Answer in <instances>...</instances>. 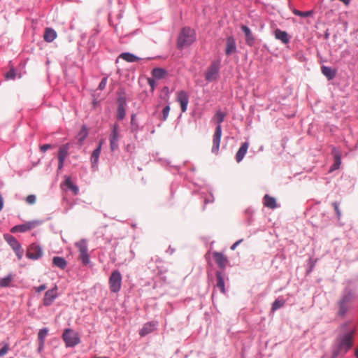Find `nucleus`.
Here are the masks:
<instances>
[{"label":"nucleus","instance_id":"obj_1","mask_svg":"<svg viewBox=\"0 0 358 358\" xmlns=\"http://www.w3.org/2000/svg\"><path fill=\"white\" fill-rule=\"evenodd\" d=\"M349 323H345L341 327L342 334L336 340L332 352V358L343 356L352 346L353 338L355 333L354 327H349Z\"/></svg>","mask_w":358,"mask_h":358},{"label":"nucleus","instance_id":"obj_2","mask_svg":"<svg viewBox=\"0 0 358 358\" xmlns=\"http://www.w3.org/2000/svg\"><path fill=\"white\" fill-rule=\"evenodd\" d=\"M357 299V295L356 290L350 286L346 287L343 289L336 303L337 316L341 318H343L348 312L351 310L352 305Z\"/></svg>","mask_w":358,"mask_h":358},{"label":"nucleus","instance_id":"obj_3","mask_svg":"<svg viewBox=\"0 0 358 358\" xmlns=\"http://www.w3.org/2000/svg\"><path fill=\"white\" fill-rule=\"evenodd\" d=\"M195 31L189 27L183 28L178 38V47L183 48L190 45L195 41Z\"/></svg>","mask_w":358,"mask_h":358},{"label":"nucleus","instance_id":"obj_4","mask_svg":"<svg viewBox=\"0 0 358 358\" xmlns=\"http://www.w3.org/2000/svg\"><path fill=\"white\" fill-rule=\"evenodd\" d=\"M110 289L113 293L118 292L122 286V275L117 270H115L111 273L108 280Z\"/></svg>","mask_w":358,"mask_h":358},{"label":"nucleus","instance_id":"obj_5","mask_svg":"<svg viewBox=\"0 0 358 358\" xmlns=\"http://www.w3.org/2000/svg\"><path fill=\"white\" fill-rule=\"evenodd\" d=\"M62 337L66 347H74L80 341L78 334L70 329L64 330Z\"/></svg>","mask_w":358,"mask_h":358},{"label":"nucleus","instance_id":"obj_6","mask_svg":"<svg viewBox=\"0 0 358 358\" xmlns=\"http://www.w3.org/2000/svg\"><path fill=\"white\" fill-rule=\"evenodd\" d=\"M76 246L79 251V259L82 261L84 265L90 263V257L88 255L87 243L86 240L82 239L76 243Z\"/></svg>","mask_w":358,"mask_h":358},{"label":"nucleus","instance_id":"obj_7","mask_svg":"<svg viewBox=\"0 0 358 358\" xmlns=\"http://www.w3.org/2000/svg\"><path fill=\"white\" fill-rule=\"evenodd\" d=\"M3 236L5 240L15 252L18 259L20 260L22 258L24 254V250H22L20 243L14 236L10 234H5Z\"/></svg>","mask_w":358,"mask_h":358},{"label":"nucleus","instance_id":"obj_8","mask_svg":"<svg viewBox=\"0 0 358 358\" xmlns=\"http://www.w3.org/2000/svg\"><path fill=\"white\" fill-rule=\"evenodd\" d=\"M220 64L218 62L212 63L207 69L205 78L208 82H213L217 80L219 75Z\"/></svg>","mask_w":358,"mask_h":358},{"label":"nucleus","instance_id":"obj_9","mask_svg":"<svg viewBox=\"0 0 358 358\" xmlns=\"http://www.w3.org/2000/svg\"><path fill=\"white\" fill-rule=\"evenodd\" d=\"M43 255L42 248L36 244H31L27 249V257L31 259H38Z\"/></svg>","mask_w":358,"mask_h":358},{"label":"nucleus","instance_id":"obj_10","mask_svg":"<svg viewBox=\"0 0 358 358\" xmlns=\"http://www.w3.org/2000/svg\"><path fill=\"white\" fill-rule=\"evenodd\" d=\"M57 286L55 285L52 289L48 290L44 295L43 303L45 306H50L55 299L57 297Z\"/></svg>","mask_w":358,"mask_h":358},{"label":"nucleus","instance_id":"obj_11","mask_svg":"<svg viewBox=\"0 0 358 358\" xmlns=\"http://www.w3.org/2000/svg\"><path fill=\"white\" fill-rule=\"evenodd\" d=\"M38 222H37V221L27 222L22 224L14 226L10 229V231L12 233L26 232L27 231L31 230L32 229L35 228L38 225Z\"/></svg>","mask_w":358,"mask_h":358},{"label":"nucleus","instance_id":"obj_12","mask_svg":"<svg viewBox=\"0 0 358 358\" xmlns=\"http://www.w3.org/2000/svg\"><path fill=\"white\" fill-rule=\"evenodd\" d=\"M222 136V127H216L213 136L212 152L217 155L219 152V148Z\"/></svg>","mask_w":358,"mask_h":358},{"label":"nucleus","instance_id":"obj_13","mask_svg":"<svg viewBox=\"0 0 358 358\" xmlns=\"http://www.w3.org/2000/svg\"><path fill=\"white\" fill-rule=\"evenodd\" d=\"M119 138V126L118 124H115L110 137V146L112 151L116 150L118 148Z\"/></svg>","mask_w":358,"mask_h":358},{"label":"nucleus","instance_id":"obj_14","mask_svg":"<svg viewBox=\"0 0 358 358\" xmlns=\"http://www.w3.org/2000/svg\"><path fill=\"white\" fill-rule=\"evenodd\" d=\"M176 100L180 103L182 112H185L189 103V96L187 92L182 90L178 92Z\"/></svg>","mask_w":358,"mask_h":358},{"label":"nucleus","instance_id":"obj_15","mask_svg":"<svg viewBox=\"0 0 358 358\" xmlns=\"http://www.w3.org/2000/svg\"><path fill=\"white\" fill-rule=\"evenodd\" d=\"M213 258L218 265V266L221 268H224L228 263V259L226 256H224L222 253L218 252H214L213 253Z\"/></svg>","mask_w":358,"mask_h":358},{"label":"nucleus","instance_id":"obj_16","mask_svg":"<svg viewBox=\"0 0 358 358\" xmlns=\"http://www.w3.org/2000/svg\"><path fill=\"white\" fill-rule=\"evenodd\" d=\"M157 326V322H149L145 323L143 328L139 331V335L141 336H145L148 334L153 332Z\"/></svg>","mask_w":358,"mask_h":358},{"label":"nucleus","instance_id":"obj_17","mask_svg":"<svg viewBox=\"0 0 358 358\" xmlns=\"http://www.w3.org/2000/svg\"><path fill=\"white\" fill-rule=\"evenodd\" d=\"M241 28L245 34L246 43L249 46H252L254 44L255 38L252 34L251 30L250 29V28L248 27H247L245 25H242Z\"/></svg>","mask_w":358,"mask_h":358},{"label":"nucleus","instance_id":"obj_18","mask_svg":"<svg viewBox=\"0 0 358 358\" xmlns=\"http://www.w3.org/2000/svg\"><path fill=\"white\" fill-rule=\"evenodd\" d=\"M249 147V143L248 142L243 143L240 148L238 149L236 155V160L238 163L241 162L245 154L247 153L248 149Z\"/></svg>","mask_w":358,"mask_h":358},{"label":"nucleus","instance_id":"obj_19","mask_svg":"<svg viewBox=\"0 0 358 358\" xmlns=\"http://www.w3.org/2000/svg\"><path fill=\"white\" fill-rule=\"evenodd\" d=\"M151 74L155 79L159 80L166 78L168 72L162 68H155L152 70Z\"/></svg>","mask_w":358,"mask_h":358},{"label":"nucleus","instance_id":"obj_20","mask_svg":"<svg viewBox=\"0 0 358 358\" xmlns=\"http://www.w3.org/2000/svg\"><path fill=\"white\" fill-rule=\"evenodd\" d=\"M332 153L334 156V163L331 166L330 171H333L338 169L341 164V157L339 151L337 150L336 148H333Z\"/></svg>","mask_w":358,"mask_h":358},{"label":"nucleus","instance_id":"obj_21","mask_svg":"<svg viewBox=\"0 0 358 358\" xmlns=\"http://www.w3.org/2000/svg\"><path fill=\"white\" fill-rule=\"evenodd\" d=\"M236 50V42L232 36H229L227 39V45L225 53L227 55H230Z\"/></svg>","mask_w":358,"mask_h":358},{"label":"nucleus","instance_id":"obj_22","mask_svg":"<svg viewBox=\"0 0 358 358\" xmlns=\"http://www.w3.org/2000/svg\"><path fill=\"white\" fill-rule=\"evenodd\" d=\"M103 143V140H101L99 141V145H98L97 148L95 149L93 151V152L92 153L91 162H92V164L93 166L96 165V164L98 162L99 157V155H100V153H101V145H102Z\"/></svg>","mask_w":358,"mask_h":358},{"label":"nucleus","instance_id":"obj_23","mask_svg":"<svg viewBox=\"0 0 358 358\" xmlns=\"http://www.w3.org/2000/svg\"><path fill=\"white\" fill-rule=\"evenodd\" d=\"M57 37L56 31L52 28H45L43 38L46 42H52Z\"/></svg>","mask_w":358,"mask_h":358},{"label":"nucleus","instance_id":"obj_24","mask_svg":"<svg viewBox=\"0 0 358 358\" xmlns=\"http://www.w3.org/2000/svg\"><path fill=\"white\" fill-rule=\"evenodd\" d=\"M275 37L278 40H280L284 44H287L289 41L287 33L279 29H277L275 31Z\"/></svg>","mask_w":358,"mask_h":358},{"label":"nucleus","instance_id":"obj_25","mask_svg":"<svg viewBox=\"0 0 358 358\" xmlns=\"http://www.w3.org/2000/svg\"><path fill=\"white\" fill-rule=\"evenodd\" d=\"M322 73L328 80H332L336 75V71L329 66H322L321 67Z\"/></svg>","mask_w":358,"mask_h":358},{"label":"nucleus","instance_id":"obj_26","mask_svg":"<svg viewBox=\"0 0 358 358\" xmlns=\"http://www.w3.org/2000/svg\"><path fill=\"white\" fill-rule=\"evenodd\" d=\"M264 205L271 209H274L277 207L276 200L275 198L266 194L264 197Z\"/></svg>","mask_w":358,"mask_h":358},{"label":"nucleus","instance_id":"obj_27","mask_svg":"<svg viewBox=\"0 0 358 358\" xmlns=\"http://www.w3.org/2000/svg\"><path fill=\"white\" fill-rule=\"evenodd\" d=\"M217 284L216 286L220 289L222 293H225V286L223 274L220 271L216 272Z\"/></svg>","mask_w":358,"mask_h":358},{"label":"nucleus","instance_id":"obj_28","mask_svg":"<svg viewBox=\"0 0 358 358\" xmlns=\"http://www.w3.org/2000/svg\"><path fill=\"white\" fill-rule=\"evenodd\" d=\"M119 57L122 58L127 62H135L141 59L137 56L129 52H123L120 55Z\"/></svg>","mask_w":358,"mask_h":358},{"label":"nucleus","instance_id":"obj_29","mask_svg":"<svg viewBox=\"0 0 358 358\" xmlns=\"http://www.w3.org/2000/svg\"><path fill=\"white\" fill-rule=\"evenodd\" d=\"M226 117V113L218 110L216 112L215 115H214L213 120L215 122V123L217 124V127H221V123L224 121V117Z\"/></svg>","mask_w":358,"mask_h":358},{"label":"nucleus","instance_id":"obj_30","mask_svg":"<svg viewBox=\"0 0 358 358\" xmlns=\"http://www.w3.org/2000/svg\"><path fill=\"white\" fill-rule=\"evenodd\" d=\"M69 144H65L62 145L59 148V152H58V159L59 161L65 160L66 157L68 155L69 153Z\"/></svg>","mask_w":358,"mask_h":358},{"label":"nucleus","instance_id":"obj_31","mask_svg":"<svg viewBox=\"0 0 358 358\" xmlns=\"http://www.w3.org/2000/svg\"><path fill=\"white\" fill-rule=\"evenodd\" d=\"M52 263L55 266L62 269L65 268L67 264L64 258L61 257H55L52 259Z\"/></svg>","mask_w":358,"mask_h":358},{"label":"nucleus","instance_id":"obj_32","mask_svg":"<svg viewBox=\"0 0 358 358\" xmlns=\"http://www.w3.org/2000/svg\"><path fill=\"white\" fill-rule=\"evenodd\" d=\"M65 185L69 189H71L75 195L78 194V187L73 183L71 178H66L65 180Z\"/></svg>","mask_w":358,"mask_h":358},{"label":"nucleus","instance_id":"obj_33","mask_svg":"<svg viewBox=\"0 0 358 358\" xmlns=\"http://www.w3.org/2000/svg\"><path fill=\"white\" fill-rule=\"evenodd\" d=\"M87 136V131L85 127H83L82 129L79 132V134L77 136V139L80 144L81 145L83 141L85 139V138Z\"/></svg>","mask_w":358,"mask_h":358},{"label":"nucleus","instance_id":"obj_34","mask_svg":"<svg viewBox=\"0 0 358 358\" xmlns=\"http://www.w3.org/2000/svg\"><path fill=\"white\" fill-rule=\"evenodd\" d=\"M12 281V277L10 275L6 276V278L0 279V287H6L10 285Z\"/></svg>","mask_w":358,"mask_h":358},{"label":"nucleus","instance_id":"obj_35","mask_svg":"<svg viewBox=\"0 0 358 358\" xmlns=\"http://www.w3.org/2000/svg\"><path fill=\"white\" fill-rule=\"evenodd\" d=\"M48 329L47 328L41 329L38 334V341L45 342V339L48 335Z\"/></svg>","mask_w":358,"mask_h":358},{"label":"nucleus","instance_id":"obj_36","mask_svg":"<svg viewBox=\"0 0 358 358\" xmlns=\"http://www.w3.org/2000/svg\"><path fill=\"white\" fill-rule=\"evenodd\" d=\"M285 304V301L282 299H276L272 305V311H275L278 308L282 307Z\"/></svg>","mask_w":358,"mask_h":358},{"label":"nucleus","instance_id":"obj_37","mask_svg":"<svg viewBox=\"0 0 358 358\" xmlns=\"http://www.w3.org/2000/svg\"><path fill=\"white\" fill-rule=\"evenodd\" d=\"M125 110L123 106H120L117 109V117L118 120H122L125 117Z\"/></svg>","mask_w":358,"mask_h":358},{"label":"nucleus","instance_id":"obj_38","mask_svg":"<svg viewBox=\"0 0 358 358\" xmlns=\"http://www.w3.org/2000/svg\"><path fill=\"white\" fill-rule=\"evenodd\" d=\"M294 13L296 15H298V16H301V17H308L310 15L311 13V11H308V12H302V11H300V10H294Z\"/></svg>","mask_w":358,"mask_h":358},{"label":"nucleus","instance_id":"obj_39","mask_svg":"<svg viewBox=\"0 0 358 358\" xmlns=\"http://www.w3.org/2000/svg\"><path fill=\"white\" fill-rule=\"evenodd\" d=\"M9 350V345L8 343H5L3 347L0 350V357L6 355Z\"/></svg>","mask_w":358,"mask_h":358},{"label":"nucleus","instance_id":"obj_40","mask_svg":"<svg viewBox=\"0 0 358 358\" xmlns=\"http://www.w3.org/2000/svg\"><path fill=\"white\" fill-rule=\"evenodd\" d=\"M15 78V71L13 69H11L9 71L6 73V79H14Z\"/></svg>","mask_w":358,"mask_h":358},{"label":"nucleus","instance_id":"obj_41","mask_svg":"<svg viewBox=\"0 0 358 358\" xmlns=\"http://www.w3.org/2000/svg\"><path fill=\"white\" fill-rule=\"evenodd\" d=\"M26 202L29 204H34L36 202V196L34 194H30L27 196Z\"/></svg>","mask_w":358,"mask_h":358},{"label":"nucleus","instance_id":"obj_42","mask_svg":"<svg viewBox=\"0 0 358 358\" xmlns=\"http://www.w3.org/2000/svg\"><path fill=\"white\" fill-rule=\"evenodd\" d=\"M170 107L169 106H166L164 108L162 113H163V120H166L169 115Z\"/></svg>","mask_w":358,"mask_h":358},{"label":"nucleus","instance_id":"obj_43","mask_svg":"<svg viewBox=\"0 0 358 358\" xmlns=\"http://www.w3.org/2000/svg\"><path fill=\"white\" fill-rule=\"evenodd\" d=\"M106 83H107V78H103L101 81L100 82L99 85V89L100 90H103L106 86Z\"/></svg>","mask_w":358,"mask_h":358},{"label":"nucleus","instance_id":"obj_44","mask_svg":"<svg viewBox=\"0 0 358 358\" xmlns=\"http://www.w3.org/2000/svg\"><path fill=\"white\" fill-rule=\"evenodd\" d=\"M333 206L336 213L337 217L339 218L341 217V210L339 209L338 203L337 202L333 203Z\"/></svg>","mask_w":358,"mask_h":358},{"label":"nucleus","instance_id":"obj_45","mask_svg":"<svg viewBox=\"0 0 358 358\" xmlns=\"http://www.w3.org/2000/svg\"><path fill=\"white\" fill-rule=\"evenodd\" d=\"M148 83L150 86L152 91H153L155 87V85H156V83H155V80L153 78H148Z\"/></svg>","mask_w":358,"mask_h":358},{"label":"nucleus","instance_id":"obj_46","mask_svg":"<svg viewBox=\"0 0 358 358\" xmlns=\"http://www.w3.org/2000/svg\"><path fill=\"white\" fill-rule=\"evenodd\" d=\"M51 148V145L50 144H44L40 147V149L42 152H46L49 148Z\"/></svg>","mask_w":358,"mask_h":358},{"label":"nucleus","instance_id":"obj_47","mask_svg":"<svg viewBox=\"0 0 358 358\" xmlns=\"http://www.w3.org/2000/svg\"><path fill=\"white\" fill-rule=\"evenodd\" d=\"M243 241V239H240L238 241H237L236 242H235L231 246V250H234L236 247Z\"/></svg>","mask_w":358,"mask_h":358},{"label":"nucleus","instance_id":"obj_48","mask_svg":"<svg viewBox=\"0 0 358 358\" xmlns=\"http://www.w3.org/2000/svg\"><path fill=\"white\" fill-rule=\"evenodd\" d=\"M46 289V286L45 285H41V286L36 288L37 292H41Z\"/></svg>","mask_w":358,"mask_h":358},{"label":"nucleus","instance_id":"obj_49","mask_svg":"<svg viewBox=\"0 0 358 358\" xmlns=\"http://www.w3.org/2000/svg\"><path fill=\"white\" fill-rule=\"evenodd\" d=\"M44 343L45 342H41V341H39V346H38V352H41L43 348H44Z\"/></svg>","mask_w":358,"mask_h":358},{"label":"nucleus","instance_id":"obj_50","mask_svg":"<svg viewBox=\"0 0 358 358\" xmlns=\"http://www.w3.org/2000/svg\"><path fill=\"white\" fill-rule=\"evenodd\" d=\"M3 200L2 196L0 195V211L3 208Z\"/></svg>","mask_w":358,"mask_h":358},{"label":"nucleus","instance_id":"obj_51","mask_svg":"<svg viewBox=\"0 0 358 358\" xmlns=\"http://www.w3.org/2000/svg\"><path fill=\"white\" fill-rule=\"evenodd\" d=\"M64 160L59 161L58 169H61L63 167Z\"/></svg>","mask_w":358,"mask_h":358},{"label":"nucleus","instance_id":"obj_52","mask_svg":"<svg viewBox=\"0 0 358 358\" xmlns=\"http://www.w3.org/2000/svg\"><path fill=\"white\" fill-rule=\"evenodd\" d=\"M343 3H345V5L348 6L350 3V0H340Z\"/></svg>","mask_w":358,"mask_h":358},{"label":"nucleus","instance_id":"obj_53","mask_svg":"<svg viewBox=\"0 0 358 358\" xmlns=\"http://www.w3.org/2000/svg\"><path fill=\"white\" fill-rule=\"evenodd\" d=\"M355 356L357 358H358V348L355 351Z\"/></svg>","mask_w":358,"mask_h":358},{"label":"nucleus","instance_id":"obj_54","mask_svg":"<svg viewBox=\"0 0 358 358\" xmlns=\"http://www.w3.org/2000/svg\"><path fill=\"white\" fill-rule=\"evenodd\" d=\"M95 358H107V357H95Z\"/></svg>","mask_w":358,"mask_h":358}]
</instances>
